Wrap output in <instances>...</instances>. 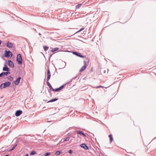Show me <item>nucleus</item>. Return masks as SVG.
<instances>
[{"label": "nucleus", "mask_w": 156, "mask_h": 156, "mask_svg": "<svg viewBox=\"0 0 156 156\" xmlns=\"http://www.w3.org/2000/svg\"><path fill=\"white\" fill-rule=\"evenodd\" d=\"M11 84V82L9 81H6L4 83H1L0 85V89H2L3 88H5L9 87Z\"/></svg>", "instance_id": "1"}, {"label": "nucleus", "mask_w": 156, "mask_h": 156, "mask_svg": "<svg viewBox=\"0 0 156 156\" xmlns=\"http://www.w3.org/2000/svg\"><path fill=\"white\" fill-rule=\"evenodd\" d=\"M66 84H68L69 85H70V82H68L66 83H65L63 85H62L60 87L58 88H56L55 89H53V91H54L58 92L59 91L61 90H62L64 87V86H66Z\"/></svg>", "instance_id": "2"}, {"label": "nucleus", "mask_w": 156, "mask_h": 156, "mask_svg": "<svg viewBox=\"0 0 156 156\" xmlns=\"http://www.w3.org/2000/svg\"><path fill=\"white\" fill-rule=\"evenodd\" d=\"M16 60L19 64H22V60L21 54H19L17 55Z\"/></svg>", "instance_id": "3"}, {"label": "nucleus", "mask_w": 156, "mask_h": 156, "mask_svg": "<svg viewBox=\"0 0 156 156\" xmlns=\"http://www.w3.org/2000/svg\"><path fill=\"white\" fill-rule=\"evenodd\" d=\"M51 73L52 75H53L54 74V72H52V70L48 69L47 71V74L48 75L47 78H50Z\"/></svg>", "instance_id": "4"}, {"label": "nucleus", "mask_w": 156, "mask_h": 156, "mask_svg": "<svg viewBox=\"0 0 156 156\" xmlns=\"http://www.w3.org/2000/svg\"><path fill=\"white\" fill-rule=\"evenodd\" d=\"M12 53L10 51H5V57H9L10 55L11 56H12Z\"/></svg>", "instance_id": "5"}, {"label": "nucleus", "mask_w": 156, "mask_h": 156, "mask_svg": "<svg viewBox=\"0 0 156 156\" xmlns=\"http://www.w3.org/2000/svg\"><path fill=\"white\" fill-rule=\"evenodd\" d=\"M80 146L82 148H84L85 150H87L89 149L88 147L85 143L81 144Z\"/></svg>", "instance_id": "6"}, {"label": "nucleus", "mask_w": 156, "mask_h": 156, "mask_svg": "<svg viewBox=\"0 0 156 156\" xmlns=\"http://www.w3.org/2000/svg\"><path fill=\"white\" fill-rule=\"evenodd\" d=\"M23 113L22 111L21 110H18L16 112L15 115L16 116L18 117L21 115Z\"/></svg>", "instance_id": "7"}, {"label": "nucleus", "mask_w": 156, "mask_h": 156, "mask_svg": "<svg viewBox=\"0 0 156 156\" xmlns=\"http://www.w3.org/2000/svg\"><path fill=\"white\" fill-rule=\"evenodd\" d=\"M76 132L78 134H80V135H83L84 137H86V135L82 131L77 130Z\"/></svg>", "instance_id": "8"}, {"label": "nucleus", "mask_w": 156, "mask_h": 156, "mask_svg": "<svg viewBox=\"0 0 156 156\" xmlns=\"http://www.w3.org/2000/svg\"><path fill=\"white\" fill-rule=\"evenodd\" d=\"M50 79H47V85L49 87L50 90H52L53 91V88L51 86V85L48 82V80Z\"/></svg>", "instance_id": "9"}, {"label": "nucleus", "mask_w": 156, "mask_h": 156, "mask_svg": "<svg viewBox=\"0 0 156 156\" xmlns=\"http://www.w3.org/2000/svg\"><path fill=\"white\" fill-rule=\"evenodd\" d=\"M8 65L9 66L12 68L14 67V65L13 62L10 60H9L8 61Z\"/></svg>", "instance_id": "10"}, {"label": "nucleus", "mask_w": 156, "mask_h": 156, "mask_svg": "<svg viewBox=\"0 0 156 156\" xmlns=\"http://www.w3.org/2000/svg\"><path fill=\"white\" fill-rule=\"evenodd\" d=\"M73 53L76 55L79 56L80 57L82 58H84V57L83 55H81V54L79 52H73Z\"/></svg>", "instance_id": "11"}, {"label": "nucleus", "mask_w": 156, "mask_h": 156, "mask_svg": "<svg viewBox=\"0 0 156 156\" xmlns=\"http://www.w3.org/2000/svg\"><path fill=\"white\" fill-rule=\"evenodd\" d=\"M9 73V72H3L0 74V77H4V76H6Z\"/></svg>", "instance_id": "12"}, {"label": "nucleus", "mask_w": 156, "mask_h": 156, "mask_svg": "<svg viewBox=\"0 0 156 156\" xmlns=\"http://www.w3.org/2000/svg\"><path fill=\"white\" fill-rule=\"evenodd\" d=\"M21 79H16V80L15 81H14V84L16 85H18L20 83Z\"/></svg>", "instance_id": "13"}, {"label": "nucleus", "mask_w": 156, "mask_h": 156, "mask_svg": "<svg viewBox=\"0 0 156 156\" xmlns=\"http://www.w3.org/2000/svg\"><path fill=\"white\" fill-rule=\"evenodd\" d=\"M109 138L110 143L111 144L113 140V137L112 134H110L108 136Z\"/></svg>", "instance_id": "14"}, {"label": "nucleus", "mask_w": 156, "mask_h": 156, "mask_svg": "<svg viewBox=\"0 0 156 156\" xmlns=\"http://www.w3.org/2000/svg\"><path fill=\"white\" fill-rule=\"evenodd\" d=\"M58 99V98H53V99H51V100L48 101L47 103L53 102L56 101Z\"/></svg>", "instance_id": "15"}, {"label": "nucleus", "mask_w": 156, "mask_h": 156, "mask_svg": "<svg viewBox=\"0 0 156 156\" xmlns=\"http://www.w3.org/2000/svg\"><path fill=\"white\" fill-rule=\"evenodd\" d=\"M7 46L9 48H11L12 47V44L11 43L8 42L7 44Z\"/></svg>", "instance_id": "16"}, {"label": "nucleus", "mask_w": 156, "mask_h": 156, "mask_svg": "<svg viewBox=\"0 0 156 156\" xmlns=\"http://www.w3.org/2000/svg\"><path fill=\"white\" fill-rule=\"evenodd\" d=\"M85 66H83L80 70V72H82L84 70L87 68Z\"/></svg>", "instance_id": "17"}, {"label": "nucleus", "mask_w": 156, "mask_h": 156, "mask_svg": "<svg viewBox=\"0 0 156 156\" xmlns=\"http://www.w3.org/2000/svg\"><path fill=\"white\" fill-rule=\"evenodd\" d=\"M3 70L4 71H9V69L6 66H5V67L3 68Z\"/></svg>", "instance_id": "18"}, {"label": "nucleus", "mask_w": 156, "mask_h": 156, "mask_svg": "<svg viewBox=\"0 0 156 156\" xmlns=\"http://www.w3.org/2000/svg\"><path fill=\"white\" fill-rule=\"evenodd\" d=\"M36 154V152L35 151H33L30 152V155H33L34 154Z\"/></svg>", "instance_id": "19"}, {"label": "nucleus", "mask_w": 156, "mask_h": 156, "mask_svg": "<svg viewBox=\"0 0 156 156\" xmlns=\"http://www.w3.org/2000/svg\"><path fill=\"white\" fill-rule=\"evenodd\" d=\"M62 153V152L61 151H57L55 152V155H59L60 154H61Z\"/></svg>", "instance_id": "20"}, {"label": "nucleus", "mask_w": 156, "mask_h": 156, "mask_svg": "<svg viewBox=\"0 0 156 156\" xmlns=\"http://www.w3.org/2000/svg\"><path fill=\"white\" fill-rule=\"evenodd\" d=\"M58 48H53L51 50V51L52 52H53L55 51H57V50H58Z\"/></svg>", "instance_id": "21"}, {"label": "nucleus", "mask_w": 156, "mask_h": 156, "mask_svg": "<svg viewBox=\"0 0 156 156\" xmlns=\"http://www.w3.org/2000/svg\"><path fill=\"white\" fill-rule=\"evenodd\" d=\"M50 152H46L44 153V156H48L50 155Z\"/></svg>", "instance_id": "22"}, {"label": "nucleus", "mask_w": 156, "mask_h": 156, "mask_svg": "<svg viewBox=\"0 0 156 156\" xmlns=\"http://www.w3.org/2000/svg\"><path fill=\"white\" fill-rule=\"evenodd\" d=\"M17 144H16L15 145L13 146L12 148L9 150V151H12L17 146Z\"/></svg>", "instance_id": "23"}, {"label": "nucleus", "mask_w": 156, "mask_h": 156, "mask_svg": "<svg viewBox=\"0 0 156 156\" xmlns=\"http://www.w3.org/2000/svg\"><path fill=\"white\" fill-rule=\"evenodd\" d=\"M43 48L45 51H47L48 49V47L46 46H44Z\"/></svg>", "instance_id": "24"}, {"label": "nucleus", "mask_w": 156, "mask_h": 156, "mask_svg": "<svg viewBox=\"0 0 156 156\" xmlns=\"http://www.w3.org/2000/svg\"><path fill=\"white\" fill-rule=\"evenodd\" d=\"M84 28H81L77 32H76V33H75V34H74L73 35L77 33H79V32H80L81 31H82L84 29Z\"/></svg>", "instance_id": "25"}, {"label": "nucleus", "mask_w": 156, "mask_h": 156, "mask_svg": "<svg viewBox=\"0 0 156 156\" xmlns=\"http://www.w3.org/2000/svg\"><path fill=\"white\" fill-rule=\"evenodd\" d=\"M81 4H78L77 5H76V8L77 9H79L81 6Z\"/></svg>", "instance_id": "26"}, {"label": "nucleus", "mask_w": 156, "mask_h": 156, "mask_svg": "<svg viewBox=\"0 0 156 156\" xmlns=\"http://www.w3.org/2000/svg\"><path fill=\"white\" fill-rule=\"evenodd\" d=\"M69 137H67L64 140V141H68L69 140Z\"/></svg>", "instance_id": "27"}, {"label": "nucleus", "mask_w": 156, "mask_h": 156, "mask_svg": "<svg viewBox=\"0 0 156 156\" xmlns=\"http://www.w3.org/2000/svg\"><path fill=\"white\" fill-rule=\"evenodd\" d=\"M83 62H84V66H86L87 67V63L86 61H84Z\"/></svg>", "instance_id": "28"}, {"label": "nucleus", "mask_w": 156, "mask_h": 156, "mask_svg": "<svg viewBox=\"0 0 156 156\" xmlns=\"http://www.w3.org/2000/svg\"><path fill=\"white\" fill-rule=\"evenodd\" d=\"M72 152L73 151L72 150H70L68 151V152L70 154H71L72 153Z\"/></svg>", "instance_id": "29"}, {"label": "nucleus", "mask_w": 156, "mask_h": 156, "mask_svg": "<svg viewBox=\"0 0 156 156\" xmlns=\"http://www.w3.org/2000/svg\"><path fill=\"white\" fill-rule=\"evenodd\" d=\"M99 87H104L102 86H97L96 87V88H99Z\"/></svg>", "instance_id": "30"}, {"label": "nucleus", "mask_w": 156, "mask_h": 156, "mask_svg": "<svg viewBox=\"0 0 156 156\" xmlns=\"http://www.w3.org/2000/svg\"><path fill=\"white\" fill-rule=\"evenodd\" d=\"M24 156H29V155L28 154H27Z\"/></svg>", "instance_id": "31"}, {"label": "nucleus", "mask_w": 156, "mask_h": 156, "mask_svg": "<svg viewBox=\"0 0 156 156\" xmlns=\"http://www.w3.org/2000/svg\"><path fill=\"white\" fill-rule=\"evenodd\" d=\"M9 79V80H13V78H12V79Z\"/></svg>", "instance_id": "32"}, {"label": "nucleus", "mask_w": 156, "mask_h": 156, "mask_svg": "<svg viewBox=\"0 0 156 156\" xmlns=\"http://www.w3.org/2000/svg\"><path fill=\"white\" fill-rule=\"evenodd\" d=\"M43 101H48L47 100H44Z\"/></svg>", "instance_id": "33"}, {"label": "nucleus", "mask_w": 156, "mask_h": 156, "mask_svg": "<svg viewBox=\"0 0 156 156\" xmlns=\"http://www.w3.org/2000/svg\"><path fill=\"white\" fill-rule=\"evenodd\" d=\"M18 78H21V77H19Z\"/></svg>", "instance_id": "34"}]
</instances>
